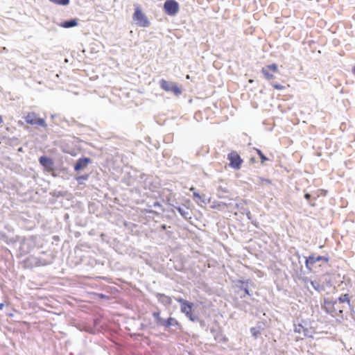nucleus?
<instances>
[{"label":"nucleus","instance_id":"1","mask_svg":"<svg viewBox=\"0 0 355 355\" xmlns=\"http://www.w3.org/2000/svg\"><path fill=\"white\" fill-rule=\"evenodd\" d=\"M233 282V288L234 289V293L236 295H238L241 299L245 298L246 295H248L249 297H251L252 295V293L250 291V288H254L255 285L251 279H236Z\"/></svg>","mask_w":355,"mask_h":355},{"label":"nucleus","instance_id":"2","mask_svg":"<svg viewBox=\"0 0 355 355\" xmlns=\"http://www.w3.org/2000/svg\"><path fill=\"white\" fill-rule=\"evenodd\" d=\"M175 300L180 304V311L189 320L197 322L199 317L193 313V303L189 302L182 297H175Z\"/></svg>","mask_w":355,"mask_h":355},{"label":"nucleus","instance_id":"3","mask_svg":"<svg viewBox=\"0 0 355 355\" xmlns=\"http://www.w3.org/2000/svg\"><path fill=\"white\" fill-rule=\"evenodd\" d=\"M322 309L332 317L339 316L343 318V310L338 307L336 301L324 299V304H322Z\"/></svg>","mask_w":355,"mask_h":355},{"label":"nucleus","instance_id":"4","mask_svg":"<svg viewBox=\"0 0 355 355\" xmlns=\"http://www.w3.org/2000/svg\"><path fill=\"white\" fill-rule=\"evenodd\" d=\"M132 19L139 27L147 28L150 26V21L139 7L135 8Z\"/></svg>","mask_w":355,"mask_h":355},{"label":"nucleus","instance_id":"5","mask_svg":"<svg viewBox=\"0 0 355 355\" xmlns=\"http://www.w3.org/2000/svg\"><path fill=\"white\" fill-rule=\"evenodd\" d=\"M159 84L163 90L166 92H171L175 96H180L182 93L181 88H180L175 83L161 79L159 81Z\"/></svg>","mask_w":355,"mask_h":355},{"label":"nucleus","instance_id":"6","mask_svg":"<svg viewBox=\"0 0 355 355\" xmlns=\"http://www.w3.org/2000/svg\"><path fill=\"white\" fill-rule=\"evenodd\" d=\"M160 326L164 327L165 330L171 333H173L177 329L180 330L182 329V324L173 317L164 319Z\"/></svg>","mask_w":355,"mask_h":355},{"label":"nucleus","instance_id":"7","mask_svg":"<svg viewBox=\"0 0 355 355\" xmlns=\"http://www.w3.org/2000/svg\"><path fill=\"white\" fill-rule=\"evenodd\" d=\"M163 8L168 15L175 16L179 12L180 5L175 0H166Z\"/></svg>","mask_w":355,"mask_h":355},{"label":"nucleus","instance_id":"8","mask_svg":"<svg viewBox=\"0 0 355 355\" xmlns=\"http://www.w3.org/2000/svg\"><path fill=\"white\" fill-rule=\"evenodd\" d=\"M227 159L230 161V166L235 169L239 170L243 163V159L236 151H232L227 155Z\"/></svg>","mask_w":355,"mask_h":355},{"label":"nucleus","instance_id":"9","mask_svg":"<svg viewBox=\"0 0 355 355\" xmlns=\"http://www.w3.org/2000/svg\"><path fill=\"white\" fill-rule=\"evenodd\" d=\"M40 164L46 170L48 171H50L53 169L54 166V162L53 159L48 157L46 155H42L39 157L38 159Z\"/></svg>","mask_w":355,"mask_h":355},{"label":"nucleus","instance_id":"10","mask_svg":"<svg viewBox=\"0 0 355 355\" xmlns=\"http://www.w3.org/2000/svg\"><path fill=\"white\" fill-rule=\"evenodd\" d=\"M92 162V160L89 157H82L79 158L74 164V171L76 172L84 170L89 164Z\"/></svg>","mask_w":355,"mask_h":355},{"label":"nucleus","instance_id":"11","mask_svg":"<svg viewBox=\"0 0 355 355\" xmlns=\"http://www.w3.org/2000/svg\"><path fill=\"white\" fill-rule=\"evenodd\" d=\"M210 331H211V334H212V336H214V340L216 342L226 343L228 340L227 337L223 334L222 331L220 327H212L210 329Z\"/></svg>","mask_w":355,"mask_h":355},{"label":"nucleus","instance_id":"12","mask_svg":"<svg viewBox=\"0 0 355 355\" xmlns=\"http://www.w3.org/2000/svg\"><path fill=\"white\" fill-rule=\"evenodd\" d=\"M168 204L173 207L174 209H175L184 218V219H189L191 218V211L189 210L187 207H183L180 205H175L173 203L168 202Z\"/></svg>","mask_w":355,"mask_h":355},{"label":"nucleus","instance_id":"13","mask_svg":"<svg viewBox=\"0 0 355 355\" xmlns=\"http://www.w3.org/2000/svg\"><path fill=\"white\" fill-rule=\"evenodd\" d=\"M305 258V267L309 272H313V268L315 267L317 262L315 259V254H311Z\"/></svg>","mask_w":355,"mask_h":355},{"label":"nucleus","instance_id":"14","mask_svg":"<svg viewBox=\"0 0 355 355\" xmlns=\"http://www.w3.org/2000/svg\"><path fill=\"white\" fill-rule=\"evenodd\" d=\"M78 24V19L71 18L58 23V25L64 28H70L77 26Z\"/></svg>","mask_w":355,"mask_h":355},{"label":"nucleus","instance_id":"15","mask_svg":"<svg viewBox=\"0 0 355 355\" xmlns=\"http://www.w3.org/2000/svg\"><path fill=\"white\" fill-rule=\"evenodd\" d=\"M190 191H193V197L194 201L199 204L200 202H202L205 205L207 203L206 196L205 194L200 195L198 192H197L193 187L190 188Z\"/></svg>","mask_w":355,"mask_h":355},{"label":"nucleus","instance_id":"16","mask_svg":"<svg viewBox=\"0 0 355 355\" xmlns=\"http://www.w3.org/2000/svg\"><path fill=\"white\" fill-rule=\"evenodd\" d=\"M32 243L31 241L24 240L20 243L19 250L21 254H26L31 252Z\"/></svg>","mask_w":355,"mask_h":355},{"label":"nucleus","instance_id":"17","mask_svg":"<svg viewBox=\"0 0 355 355\" xmlns=\"http://www.w3.org/2000/svg\"><path fill=\"white\" fill-rule=\"evenodd\" d=\"M156 297L158 301L165 306H170L172 304V299L164 293H156Z\"/></svg>","mask_w":355,"mask_h":355},{"label":"nucleus","instance_id":"18","mask_svg":"<svg viewBox=\"0 0 355 355\" xmlns=\"http://www.w3.org/2000/svg\"><path fill=\"white\" fill-rule=\"evenodd\" d=\"M263 329V324L261 322H258L256 327H251L250 331L252 336L257 339L259 336L261 334V331Z\"/></svg>","mask_w":355,"mask_h":355},{"label":"nucleus","instance_id":"19","mask_svg":"<svg viewBox=\"0 0 355 355\" xmlns=\"http://www.w3.org/2000/svg\"><path fill=\"white\" fill-rule=\"evenodd\" d=\"M295 256L297 257L298 263H295L294 261L292 262V265L294 266L293 270L295 271L297 275H301L302 273L303 266L300 261V255L299 253H296Z\"/></svg>","mask_w":355,"mask_h":355},{"label":"nucleus","instance_id":"20","mask_svg":"<svg viewBox=\"0 0 355 355\" xmlns=\"http://www.w3.org/2000/svg\"><path fill=\"white\" fill-rule=\"evenodd\" d=\"M24 263L27 268H33L37 267L36 257L29 256L24 259Z\"/></svg>","mask_w":355,"mask_h":355},{"label":"nucleus","instance_id":"21","mask_svg":"<svg viewBox=\"0 0 355 355\" xmlns=\"http://www.w3.org/2000/svg\"><path fill=\"white\" fill-rule=\"evenodd\" d=\"M338 302L340 303H345V302H347L348 304V306H349V308L351 309V314L353 315L354 313V309L352 307V305L350 304V300H349V295L348 294H343V295H341L338 299Z\"/></svg>","mask_w":355,"mask_h":355},{"label":"nucleus","instance_id":"22","mask_svg":"<svg viewBox=\"0 0 355 355\" xmlns=\"http://www.w3.org/2000/svg\"><path fill=\"white\" fill-rule=\"evenodd\" d=\"M37 116L35 113H28L27 116L25 117V121L27 123L31 125H35V122L36 121Z\"/></svg>","mask_w":355,"mask_h":355},{"label":"nucleus","instance_id":"23","mask_svg":"<svg viewBox=\"0 0 355 355\" xmlns=\"http://www.w3.org/2000/svg\"><path fill=\"white\" fill-rule=\"evenodd\" d=\"M310 284L312 286V287L318 292H321L324 290V286L322 284H320L317 281H310Z\"/></svg>","mask_w":355,"mask_h":355},{"label":"nucleus","instance_id":"24","mask_svg":"<svg viewBox=\"0 0 355 355\" xmlns=\"http://www.w3.org/2000/svg\"><path fill=\"white\" fill-rule=\"evenodd\" d=\"M315 259L317 263L319 262H323L324 263H327L330 259V257L328 255L321 256V255H316L315 254Z\"/></svg>","mask_w":355,"mask_h":355},{"label":"nucleus","instance_id":"25","mask_svg":"<svg viewBox=\"0 0 355 355\" xmlns=\"http://www.w3.org/2000/svg\"><path fill=\"white\" fill-rule=\"evenodd\" d=\"M152 315L155 319L156 324L160 326L164 320V318L160 316V311H154Z\"/></svg>","mask_w":355,"mask_h":355},{"label":"nucleus","instance_id":"26","mask_svg":"<svg viewBox=\"0 0 355 355\" xmlns=\"http://www.w3.org/2000/svg\"><path fill=\"white\" fill-rule=\"evenodd\" d=\"M36 261H37V267L44 266H46V265L51 263V261H47L42 257H36Z\"/></svg>","mask_w":355,"mask_h":355},{"label":"nucleus","instance_id":"27","mask_svg":"<svg viewBox=\"0 0 355 355\" xmlns=\"http://www.w3.org/2000/svg\"><path fill=\"white\" fill-rule=\"evenodd\" d=\"M141 179H144L146 187L148 186L149 189H153L156 188V187H153V188L150 187V185L152 184V182H151L152 178L148 177L146 174H141Z\"/></svg>","mask_w":355,"mask_h":355},{"label":"nucleus","instance_id":"28","mask_svg":"<svg viewBox=\"0 0 355 355\" xmlns=\"http://www.w3.org/2000/svg\"><path fill=\"white\" fill-rule=\"evenodd\" d=\"M261 73L263 74L265 78L268 80H272L275 78L274 76L270 73V70L266 69V67H264L261 69Z\"/></svg>","mask_w":355,"mask_h":355},{"label":"nucleus","instance_id":"29","mask_svg":"<svg viewBox=\"0 0 355 355\" xmlns=\"http://www.w3.org/2000/svg\"><path fill=\"white\" fill-rule=\"evenodd\" d=\"M89 177V174H84L81 175H78L76 177V180H77L79 184H82L85 181L87 180Z\"/></svg>","mask_w":355,"mask_h":355},{"label":"nucleus","instance_id":"30","mask_svg":"<svg viewBox=\"0 0 355 355\" xmlns=\"http://www.w3.org/2000/svg\"><path fill=\"white\" fill-rule=\"evenodd\" d=\"M255 150L259 155V158L261 159V164H263L266 161L268 160V158L262 153V151L260 149L255 148Z\"/></svg>","mask_w":355,"mask_h":355},{"label":"nucleus","instance_id":"31","mask_svg":"<svg viewBox=\"0 0 355 355\" xmlns=\"http://www.w3.org/2000/svg\"><path fill=\"white\" fill-rule=\"evenodd\" d=\"M266 69H268L270 71H272L274 73L278 72V67L277 64L275 63H272L271 64H268L265 66Z\"/></svg>","mask_w":355,"mask_h":355},{"label":"nucleus","instance_id":"32","mask_svg":"<svg viewBox=\"0 0 355 355\" xmlns=\"http://www.w3.org/2000/svg\"><path fill=\"white\" fill-rule=\"evenodd\" d=\"M51 2L58 5L67 6L70 1L69 0H49Z\"/></svg>","mask_w":355,"mask_h":355},{"label":"nucleus","instance_id":"33","mask_svg":"<svg viewBox=\"0 0 355 355\" xmlns=\"http://www.w3.org/2000/svg\"><path fill=\"white\" fill-rule=\"evenodd\" d=\"M35 125H37L39 126L45 128L46 126V123L45 122V120L42 118H37L36 119V121L35 122Z\"/></svg>","mask_w":355,"mask_h":355},{"label":"nucleus","instance_id":"34","mask_svg":"<svg viewBox=\"0 0 355 355\" xmlns=\"http://www.w3.org/2000/svg\"><path fill=\"white\" fill-rule=\"evenodd\" d=\"M257 184H271V180L270 179H267V178H261V177H258L257 178Z\"/></svg>","mask_w":355,"mask_h":355},{"label":"nucleus","instance_id":"35","mask_svg":"<svg viewBox=\"0 0 355 355\" xmlns=\"http://www.w3.org/2000/svg\"><path fill=\"white\" fill-rule=\"evenodd\" d=\"M304 327L302 325V323L299 324H294V331L295 333H301V331L303 330Z\"/></svg>","mask_w":355,"mask_h":355},{"label":"nucleus","instance_id":"36","mask_svg":"<svg viewBox=\"0 0 355 355\" xmlns=\"http://www.w3.org/2000/svg\"><path fill=\"white\" fill-rule=\"evenodd\" d=\"M272 87L277 90H283L285 87L278 83H271Z\"/></svg>","mask_w":355,"mask_h":355},{"label":"nucleus","instance_id":"37","mask_svg":"<svg viewBox=\"0 0 355 355\" xmlns=\"http://www.w3.org/2000/svg\"><path fill=\"white\" fill-rule=\"evenodd\" d=\"M153 207L155 209H158L160 211H164L163 207L162 204L159 201H155L153 203Z\"/></svg>","mask_w":355,"mask_h":355},{"label":"nucleus","instance_id":"38","mask_svg":"<svg viewBox=\"0 0 355 355\" xmlns=\"http://www.w3.org/2000/svg\"><path fill=\"white\" fill-rule=\"evenodd\" d=\"M245 213L247 218L252 221V223L254 224V225H256V221L254 222L252 220V216L250 211L249 210H247Z\"/></svg>","mask_w":355,"mask_h":355},{"label":"nucleus","instance_id":"39","mask_svg":"<svg viewBox=\"0 0 355 355\" xmlns=\"http://www.w3.org/2000/svg\"><path fill=\"white\" fill-rule=\"evenodd\" d=\"M304 198L309 202V203H310V205L311 206H314V204H311V200L312 196H311V195L310 193H306L304 194Z\"/></svg>","mask_w":355,"mask_h":355},{"label":"nucleus","instance_id":"40","mask_svg":"<svg viewBox=\"0 0 355 355\" xmlns=\"http://www.w3.org/2000/svg\"><path fill=\"white\" fill-rule=\"evenodd\" d=\"M218 191H221L222 193H229L228 190L226 189V188H223V187L221 186H219L218 187Z\"/></svg>","mask_w":355,"mask_h":355},{"label":"nucleus","instance_id":"41","mask_svg":"<svg viewBox=\"0 0 355 355\" xmlns=\"http://www.w3.org/2000/svg\"><path fill=\"white\" fill-rule=\"evenodd\" d=\"M302 331H303L304 336H306V337L309 336V330L308 328L304 327Z\"/></svg>","mask_w":355,"mask_h":355},{"label":"nucleus","instance_id":"42","mask_svg":"<svg viewBox=\"0 0 355 355\" xmlns=\"http://www.w3.org/2000/svg\"><path fill=\"white\" fill-rule=\"evenodd\" d=\"M147 327H148V324H147L141 323V324H140L139 329H141V330H144V329H146Z\"/></svg>","mask_w":355,"mask_h":355},{"label":"nucleus","instance_id":"43","mask_svg":"<svg viewBox=\"0 0 355 355\" xmlns=\"http://www.w3.org/2000/svg\"><path fill=\"white\" fill-rule=\"evenodd\" d=\"M168 227L166 224H162L160 225L161 230H166Z\"/></svg>","mask_w":355,"mask_h":355},{"label":"nucleus","instance_id":"44","mask_svg":"<svg viewBox=\"0 0 355 355\" xmlns=\"http://www.w3.org/2000/svg\"><path fill=\"white\" fill-rule=\"evenodd\" d=\"M85 331H87V332H89L90 334H94V333L92 328H87V329H85Z\"/></svg>","mask_w":355,"mask_h":355},{"label":"nucleus","instance_id":"45","mask_svg":"<svg viewBox=\"0 0 355 355\" xmlns=\"http://www.w3.org/2000/svg\"><path fill=\"white\" fill-rule=\"evenodd\" d=\"M198 322H200L201 327H203L205 325V321L202 320L199 318V320Z\"/></svg>","mask_w":355,"mask_h":355},{"label":"nucleus","instance_id":"46","mask_svg":"<svg viewBox=\"0 0 355 355\" xmlns=\"http://www.w3.org/2000/svg\"><path fill=\"white\" fill-rule=\"evenodd\" d=\"M99 297L101 298H107V296L105 294H103V293L99 294Z\"/></svg>","mask_w":355,"mask_h":355},{"label":"nucleus","instance_id":"47","mask_svg":"<svg viewBox=\"0 0 355 355\" xmlns=\"http://www.w3.org/2000/svg\"><path fill=\"white\" fill-rule=\"evenodd\" d=\"M5 304L4 303L1 302L0 303V310H2L4 307Z\"/></svg>","mask_w":355,"mask_h":355},{"label":"nucleus","instance_id":"48","mask_svg":"<svg viewBox=\"0 0 355 355\" xmlns=\"http://www.w3.org/2000/svg\"><path fill=\"white\" fill-rule=\"evenodd\" d=\"M148 212H149V213H154V214H157V213L156 211H153V210H151V209L148 211Z\"/></svg>","mask_w":355,"mask_h":355},{"label":"nucleus","instance_id":"49","mask_svg":"<svg viewBox=\"0 0 355 355\" xmlns=\"http://www.w3.org/2000/svg\"><path fill=\"white\" fill-rule=\"evenodd\" d=\"M71 123H72V124H78V122H77L76 120L73 119V120L71 121Z\"/></svg>","mask_w":355,"mask_h":355},{"label":"nucleus","instance_id":"50","mask_svg":"<svg viewBox=\"0 0 355 355\" xmlns=\"http://www.w3.org/2000/svg\"><path fill=\"white\" fill-rule=\"evenodd\" d=\"M63 122L66 123L68 124V125H71V124L69 123V121H67V120H63L62 121Z\"/></svg>","mask_w":355,"mask_h":355},{"label":"nucleus","instance_id":"51","mask_svg":"<svg viewBox=\"0 0 355 355\" xmlns=\"http://www.w3.org/2000/svg\"><path fill=\"white\" fill-rule=\"evenodd\" d=\"M147 207H148V208H153V204H152V205H150L149 203H148V204H147Z\"/></svg>","mask_w":355,"mask_h":355},{"label":"nucleus","instance_id":"52","mask_svg":"<svg viewBox=\"0 0 355 355\" xmlns=\"http://www.w3.org/2000/svg\"><path fill=\"white\" fill-rule=\"evenodd\" d=\"M352 73L355 76V66L352 68Z\"/></svg>","mask_w":355,"mask_h":355},{"label":"nucleus","instance_id":"53","mask_svg":"<svg viewBox=\"0 0 355 355\" xmlns=\"http://www.w3.org/2000/svg\"><path fill=\"white\" fill-rule=\"evenodd\" d=\"M3 122V119L1 117V116H0V123H1Z\"/></svg>","mask_w":355,"mask_h":355},{"label":"nucleus","instance_id":"54","mask_svg":"<svg viewBox=\"0 0 355 355\" xmlns=\"http://www.w3.org/2000/svg\"><path fill=\"white\" fill-rule=\"evenodd\" d=\"M55 117H56V116H55V115H51V118H52V119H54Z\"/></svg>","mask_w":355,"mask_h":355},{"label":"nucleus","instance_id":"55","mask_svg":"<svg viewBox=\"0 0 355 355\" xmlns=\"http://www.w3.org/2000/svg\"><path fill=\"white\" fill-rule=\"evenodd\" d=\"M18 150H19V151H22V148H21H21H19Z\"/></svg>","mask_w":355,"mask_h":355}]
</instances>
